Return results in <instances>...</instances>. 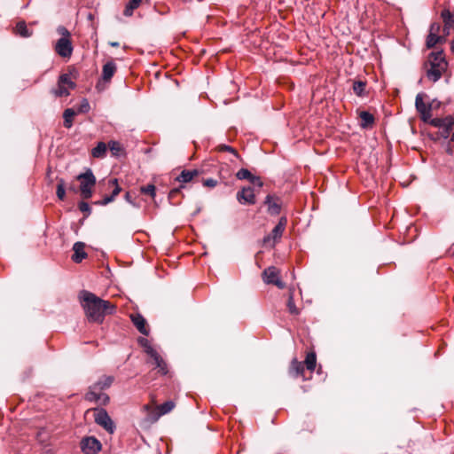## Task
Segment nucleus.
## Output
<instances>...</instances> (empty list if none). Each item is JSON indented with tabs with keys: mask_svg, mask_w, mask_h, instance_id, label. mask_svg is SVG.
<instances>
[{
	"mask_svg": "<svg viewBox=\"0 0 454 454\" xmlns=\"http://www.w3.org/2000/svg\"><path fill=\"white\" fill-rule=\"evenodd\" d=\"M451 28H446L445 25H443V27H442V36H444V43L446 42V37L450 35V31Z\"/></svg>",
	"mask_w": 454,
	"mask_h": 454,
	"instance_id": "37998d69",
	"label": "nucleus"
},
{
	"mask_svg": "<svg viewBox=\"0 0 454 454\" xmlns=\"http://www.w3.org/2000/svg\"><path fill=\"white\" fill-rule=\"evenodd\" d=\"M441 28H442V26L440 23H437V22H434L433 23L431 26H430V28H429V33L431 34H434V35H439L440 31H441Z\"/></svg>",
	"mask_w": 454,
	"mask_h": 454,
	"instance_id": "58836bf2",
	"label": "nucleus"
},
{
	"mask_svg": "<svg viewBox=\"0 0 454 454\" xmlns=\"http://www.w3.org/2000/svg\"><path fill=\"white\" fill-rule=\"evenodd\" d=\"M236 176L239 180L247 179L253 184H257L258 186H262V182L261 181L260 177L254 176L251 174V172L247 168H241L239 169Z\"/></svg>",
	"mask_w": 454,
	"mask_h": 454,
	"instance_id": "6ab92c4d",
	"label": "nucleus"
},
{
	"mask_svg": "<svg viewBox=\"0 0 454 454\" xmlns=\"http://www.w3.org/2000/svg\"><path fill=\"white\" fill-rule=\"evenodd\" d=\"M176 406L173 401H167L162 404L153 407L151 404H145L143 406V410L146 412L147 419L154 423L161 416L170 412Z\"/></svg>",
	"mask_w": 454,
	"mask_h": 454,
	"instance_id": "0eeeda50",
	"label": "nucleus"
},
{
	"mask_svg": "<svg viewBox=\"0 0 454 454\" xmlns=\"http://www.w3.org/2000/svg\"><path fill=\"white\" fill-rule=\"evenodd\" d=\"M447 67L448 63L442 51L431 52L425 63L427 77L434 82L442 77Z\"/></svg>",
	"mask_w": 454,
	"mask_h": 454,
	"instance_id": "f03ea898",
	"label": "nucleus"
},
{
	"mask_svg": "<svg viewBox=\"0 0 454 454\" xmlns=\"http://www.w3.org/2000/svg\"><path fill=\"white\" fill-rule=\"evenodd\" d=\"M216 150L219 152H229V153H232L234 156H236L237 158H239V153H238L237 150L230 145H223V144L219 145H217Z\"/></svg>",
	"mask_w": 454,
	"mask_h": 454,
	"instance_id": "4c0bfd02",
	"label": "nucleus"
},
{
	"mask_svg": "<svg viewBox=\"0 0 454 454\" xmlns=\"http://www.w3.org/2000/svg\"><path fill=\"white\" fill-rule=\"evenodd\" d=\"M286 307L288 309V312L291 315L298 316L300 314V309L296 307L294 301V294L291 292L288 296V300L286 302Z\"/></svg>",
	"mask_w": 454,
	"mask_h": 454,
	"instance_id": "2f4dec72",
	"label": "nucleus"
},
{
	"mask_svg": "<svg viewBox=\"0 0 454 454\" xmlns=\"http://www.w3.org/2000/svg\"><path fill=\"white\" fill-rule=\"evenodd\" d=\"M199 176V171L197 169H184L183 170L179 176L176 177V181L186 184L191 182L194 177Z\"/></svg>",
	"mask_w": 454,
	"mask_h": 454,
	"instance_id": "4be33fe9",
	"label": "nucleus"
},
{
	"mask_svg": "<svg viewBox=\"0 0 454 454\" xmlns=\"http://www.w3.org/2000/svg\"><path fill=\"white\" fill-rule=\"evenodd\" d=\"M90 106L89 101L86 98H83L81 104L78 106L76 112L77 114H86L90 111Z\"/></svg>",
	"mask_w": 454,
	"mask_h": 454,
	"instance_id": "e433bc0d",
	"label": "nucleus"
},
{
	"mask_svg": "<svg viewBox=\"0 0 454 454\" xmlns=\"http://www.w3.org/2000/svg\"><path fill=\"white\" fill-rule=\"evenodd\" d=\"M125 200H126L129 203H130V204H132V205H135V204H134V202H133V200H132V198H131V194H130V192H126V194H125Z\"/></svg>",
	"mask_w": 454,
	"mask_h": 454,
	"instance_id": "a18cd8bd",
	"label": "nucleus"
},
{
	"mask_svg": "<svg viewBox=\"0 0 454 454\" xmlns=\"http://www.w3.org/2000/svg\"><path fill=\"white\" fill-rule=\"evenodd\" d=\"M304 364V367L312 373L317 366V356L316 353L311 351L309 352L306 356L305 361L302 362Z\"/></svg>",
	"mask_w": 454,
	"mask_h": 454,
	"instance_id": "b1692460",
	"label": "nucleus"
},
{
	"mask_svg": "<svg viewBox=\"0 0 454 454\" xmlns=\"http://www.w3.org/2000/svg\"><path fill=\"white\" fill-rule=\"evenodd\" d=\"M361 119V126L362 128H368L372 127L374 123V117L373 115L367 112V111H362L359 114Z\"/></svg>",
	"mask_w": 454,
	"mask_h": 454,
	"instance_id": "cd10ccee",
	"label": "nucleus"
},
{
	"mask_svg": "<svg viewBox=\"0 0 454 454\" xmlns=\"http://www.w3.org/2000/svg\"><path fill=\"white\" fill-rule=\"evenodd\" d=\"M114 196H105L102 200L96 202V204L100 206H106L109 204L110 202L114 201Z\"/></svg>",
	"mask_w": 454,
	"mask_h": 454,
	"instance_id": "ea45409f",
	"label": "nucleus"
},
{
	"mask_svg": "<svg viewBox=\"0 0 454 454\" xmlns=\"http://www.w3.org/2000/svg\"><path fill=\"white\" fill-rule=\"evenodd\" d=\"M79 209L82 212H87V213L90 212V205L87 202H84V201L79 203Z\"/></svg>",
	"mask_w": 454,
	"mask_h": 454,
	"instance_id": "79ce46f5",
	"label": "nucleus"
},
{
	"mask_svg": "<svg viewBox=\"0 0 454 454\" xmlns=\"http://www.w3.org/2000/svg\"><path fill=\"white\" fill-rule=\"evenodd\" d=\"M81 448L84 454H97L101 450V443L95 437H86L81 442Z\"/></svg>",
	"mask_w": 454,
	"mask_h": 454,
	"instance_id": "4468645a",
	"label": "nucleus"
},
{
	"mask_svg": "<svg viewBox=\"0 0 454 454\" xmlns=\"http://www.w3.org/2000/svg\"><path fill=\"white\" fill-rule=\"evenodd\" d=\"M181 1H182V2H184V3H189V2H191L192 0H181Z\"/></svg>",
	"mask_w": 454,
	"mask_h": 454,
	"instance_id": "09e8293b",
	"label": "nucleus"
},
{
	"mask_svg": "<svg viewBox=\"0 0 454 454\" xmlns=\"http://www.w3.org/2000/svg\"><path fill=\"white\" fill-rule=\"evenodd\" d=\"M130 319L140 333L146 336L149 334L146 320L141 314H131Z\"/></svg>",
	"mask_w": 454,
	"mask_h": 454,
	"instance_id": "a211bd4d",
	"label": "nucleus"
},
{
	"mask_svg": "<svg viewBox=\"0 0 454 454\" xmlns=\"http://www.w3.org/2000/svg\"><path fill=\"white\" fill-rule=\"evenodd\" d=\"M84 244L82 242H76L73 247L74 254L72 255V260L74 262H81L84 258L87 257V254L84 250Z\"/></svg>",
	"mask_w": 454,
	"mask_h": 454,
	"instance_id": "aec40b11",
	"label": "nucleus"
},
{
	"mask_svg": "<svg viewBox=\"0 0 454 454\" xmlns=\"http://www.w3.org/2000/svg\"><path fill=\"white\" fill-rule=\"evenodd\" d=\"M143 341L145 342V351L151 357V363L154 365V368L158 370V373L167 375L168 373V366L164 358L156 349L148 344L146 340H143Z\"/></svg>",
	"mask_w": 454,
	"mask_h": 454,
	"instance_id": "6e6552de",
	"label": "nucleus"
},
{
	"mask_svg": "<svg viewBox=\"0 0 454 454\" xmlns=\"http://www.w3.org/2000/svg\"><path fill=\"white\" fill-rule=\"evenodd\" d=\"M288 373L294 379L299 377H301L303 380L310 379V376L307 377L305 375L304 364L302 362L298 361L296 358H294L291 361V364L288 368Z\"/></svg>",
	"mask_w": 454,
	"mask_h": 454,
	"instance_id": "dca6fc26",
	"label": "nucleus"
},
{
	"mask_svg": "<svg viewBox=\"0 0 454 454\" xmlns=\"http://www.w3.org/2000/svg\"><path fill=\"white\" fill-rule=\"evenodd\" d=\"M237 200L240 204L254 205L255 203L254 190L251 186H245L237 192Z\"/></svg>",
	"mask_w": 454,
	"mask_h": 454,
	"instance_id": "2eb2a0df",
	"label": "nucleus"
},
{
	"mask_svg": "<svg viewBox=\"0 0 454 454\" xmlns=\"http://www.w3.org/2000/svg\"><path fill=\"white\" fill-rule=\"evenodd\" d=\"M80 298L85 314L91 322L101 324L106 315H112L116 310L114 304L98 297L89 291H82Z\"/></svg>",
	"mask_w": 454,
	"mask_h": 454,
	"instance_id": "f257e3e1",
	"label": "nucleus"
},
{
	"mask_svg": "<svg viewBox=\"0 0 454 454\" xmlns=\"http://www.w3.org/2000/svg\"><path fill=\"white\" fill-rule=\"evenodd\" d=\"M280 271L274 266L266 268L262 272V279L266 284H272L280 289L285 288V283L281 281Z\"/></svg>",
	"mask_w": 454,
	"mask_h": 454,
	"instance_id": "ddd939ff",
	"label": "nucleus"
},
{
	"mask_svg": "<svg viewBox=\"0 0 454 454\" xmlns=\"http://www.w3.org/2000/svg\"><path fill=\"white\" fill-rule=\"evenodd\" d=\"M114 380L113 376H102L98 381L90 387L85 395V400L100 405H106L110 398L106 393H103V390L110 387Z\"/></svg>",
	"mask_w": 454,
	"mask_h": 454,
	"instance_id": "7ed1b4c3",
	"label": "nucleus"
},
{
	"mask_svg": "<svg viewBox=\"0 0 454 454\" xmlns=\"http://www.w3.org/2000/svg\"><path fill=\"white\" fill-rule=\"evenodd\" d=\"M75 79L76 74L73 72L62 74L59 77L57 88L52 90V93L59 98L69 96L70 90L76 87Z\"/></svg>",
	"mask_w": 454,
	"mask_h": 454,
	"instance_id": "39448f33",
	"label": "nucleus"
},
{
	"mask_svg": "<svg viewBox=\"0 0 454 454\" xmlns=\"http://www.w3.org/2000/svg\"><path fill=\"white\" fill-rule=\"evenodd\" d=\"M57 32L60 35V38L56 42L54 50L59 56L69 59L74 51L71 33L64 26H59Z\"/></svg>",
	"mask_w": 454,
	"mask_h": 454,
	"instance_id": "20e7f679",
	"label": "nucleus"
},
{
	"mask_svg": "<svg viewBox=\"0 0 454 454\" xmlns=\"http://www.w3.org/2000/svg\"><path fill=\"white\" fill-rule=\"evenodd\" d=\"M140 192L141 193L149 195L151 198L154 199L156 195V187L154 184H149L145 186H142L140 188Z\"/></svg>",
	"mask_w": 454,
	"mask_h": 454,
	"instance_id": "473e14b6",
	"label": "nucleus"
},
{
	"mask_svg": "<svg viewBox=\"0 0 454 454\" xmlns=\"http://www.w3.org/2000/svg\"><path fill=\"white\" fill-rule=\"evenodd\" d=\"M76 115L75 110L73 108H67L63 113L64 127L70 129L73 126L74 117Z\"/></svg>",
	"mask_w": 454,
	"mask_h": 454,
	"instance_id": "bb28decb",
	"label": "nucleus"
},
{
	"mask_svg": "<svg viewBox=\"0 0 454 454\" xmlns=\"http://www.w3.org/2000/svg\"><path fill=\"white\" fill-rule=\"evenodd\" d=\"M142 3V0H129L125 6L123 11V15L126 17H130L133 15V12L136 9H137Z\"/></svg>",
	"mask_w": 454,
	"mask_h": 454,
	"instance_id": "c85d7f7f",
	"label": "nucleus"
},
{
	"mask_svg": "<svg viewBox=\"0 0 454 454\" xmlns=\"http://www.w3.org/2000/svg\"><path fill=\"white\" fill-rule=\"evenodd\" d=\"M450 51L454 53V40L450 42Z\"/></svg>",
	"mask_w": 454,
	"mask_h": 454,
	"instance_id": "de8ad7c7",
	"label": "nucleus"
},
{
	"mask_svg": "<svg viewBox=\"0 0 454 454\" xmlns=\"http://www.w3.org/2000/svg\"><path fill=\"white\" fill-rule=\"evenodd\" d=\"M116 72V65L113 61H108L103 66L102 69V80L106 82H109Z\"/></svg>",
	"mask_w": 454,
	"mask_h": 454,
	"instance_id": "412c9836",
	"label": "nucleus"
},
{
	"mask_svg": "<svg viewBox=\"0 0 454 454\" xmlns=\"http://www.w3.org/2000/svg\"><path fill=\"white\" fill-rule=\"evenodd\" d=\"M286 218L281 217L278 224L273 228L271 233L263 238V244L266 246L270 245L273 247L276 242L281 239L286 226Z\"/></svg>",
	"mask_w": 454,
	"mask_h": 454,
	"instance_id": "9d476101",
	"label": "nucleus"
},
{
	"mask_svg": "<svg viewBox=\"0 0 454 454\" xmlns=\"http://www.w3.org/2000/svg\"><path fill=\"white\" fill-rule=\"evenodd\" d=\"M70 190H72L73 192H76V190L73 187H70Z\"/></svg>",
	"mask_w": 454,
	"mask_h": 454,
	"instance_id": "3c124183",
	"label": "nucleus"
},
{
	"mask_svg": "<svg viewBox=\"0 0 454 454\" xmlns=\"http://www.w3.org/2000/svg\"><path fill=\"white\" fill-rule=\"evenodd\" d=\"M57 197L60 200H64L66 198V190H65V182L63 179H59V184L57 185L56 191Z\"/></svg>",
	"mask_w": 454,
	"mask_h": 454,
	"instance_id": "f704fd0d",
	"label": "nucleus"
},
{
	"mask_svg": "<svg viewBox=\"0 0 454 454\" xmlns=\"http://www.w3.org/2000/svg\"><path fill=\"white\" fill-rule=\"evenodd\" d=\"M441 18L442 19L443 25L446 28H454V13H452L448 8H444L441 12Z\"/></svg>",
	"mask_w": 454,
	"mask_h": 454,
	"instance_id": "5701e85b",
	"label": "nucleus"
},
{
	"mask_svg": "<svg viewBox=\"0 0 454 454\" xmlns=\"http://www.w3.org/2000/svg\"><path fill=\"white\" fill-rule=\"evenodd\" d=\"M264 203L267 205V211L271 215H277L281 210V201L279 198L268 195L265 199Z\"/></svg>",
	"mask_w": 454,
	"mask_h": 454,
	"instance_id": "f3484780",
	"label": "nucleus"
},
{
	"mask_svg": "<svg viewBox=\"0 0 454 454\" xmlns=\"http://www.w3.org/2000/svg\"><path fill=\"white\" fill-rule=\"evenodd\" d=\"M108 147L114 156H118L120 153L122 151L121 144L117 141H110L108 143Z\"/></svg>",
	"mask_w": 454,
	"mask_h": 454,
	"instance_id": "72a5a7b5",
	"label": "nucleus"
},
{
	"mask_svg": "<svg viewBox=\"0 0 454 454\" xmlns=\"http://www.w3.org/2000/svg\"><path fill=\"white\" fill-rule=\"evenodd\" d=\"M432 102H434V109L438 108L440 106V102L435 100H433Z\"/></svg>",
	"mask_w": 454,
	"mask_h": 454,
	"instance_id": "49530a36",
	"label": "nucleus"
},
{
	"mask_svg": "<svg viewBox=\"0 0 454 454\" xmlns=\"http://www.w3.org/2000/svg\"><path fill=\"white\" fill-rule=\"evenodd\" d=\"M426 95L423 93H419L416 96L415 99V106L417 112L419 114L420 119L430 124L431 121L434 120L432 118V110L434 109V102L425 103L423 98Z\"/></svg>",
	"mask_w": 454,
	"mask_h": 454,
	"instance_id": "1a4fd4ad",
	"label": "nucleus"
},
{
	"mask_svg": "<svg viewBox=\"0 0 454 454\" xmlns=\"http://www.w3.org/2000/svg\"><path fill=\"white\" fill-rule=\"evenodd\" d=\"M76 179L80 182L79 191L81 196L85 200L90 199L96 184V177L92 170L88 168L84 173L78 175Z\"/></svg>",
	"mask_w": 454,
	"mask_h": 454,
	"instance_id": "423d86ee",
	"label": "nucleus"
},
{
	"mask_svg": "<svg viewBox=\"0 0 454 454\" xmlns=\"http://www.w3.org/2000/svg\"><path fill=\"white\" fill-rule=\"evenodd\" d=\"M112 46H118V43H113Z\"/></svg>",
	"mask_w": 454,
	"mask_h": 454,
	"instance_id": "8fccbe9b",
	"label": "nucleus"
},
{
	"mask_svg": "<svg viewBox=\"0 0 454 454\" xmlns=\"http://www.w3.org/2000/svg\"><path fill=\"white\" fill-rule=\"evenodd\" d=\"M108 184L114 187L111 196H114V200H115L121 191V188L118 184V180L116 178L111 179L109 180Z\"/></svg>",
	"mask_w": 454,
	"mask_h": 454,
	"instance_id": "c9c22d12",
	"label": "nucleus"
},
{
	"mask_svg": "<svg viewBox=\"0 0 454 454\" xmlns=\"http://www.w3.org/2000/svg\"><path fill=\"white\" fill-rule=\"evenodd\" d=\"M444 43V36L428 33V35H427V41H426V45L428 49L434 48L437 43Z\"/></svg>",
	"mask_w": 454,
	"mask_h": 454,
	"instance_id": "a878e982",
	"label": "nucleus"
},
{
	"mask_svg": "<svg viewBox=\"0 0 454 454\" xmlns=\"http://www.w3.org/2000/svg\"><path fill=\"white\" fill-rule=\"evenodd\" d=\"M204 186L213 188L217 184V181L213 178H208L203 181Z\"/></svg>",
	"mask_w": 454,
	"mask_h": 454,
	"instance_id": "a19ab883",
	"label": "nucleus"
},
{
	"mask_svg": "<svg viewBox=\"0 0 454 454\" xmlns=\"http://www.w3.org/2000/svg\"><path fill=\"white\" fill-rule=\"evenodd\" d=\"M430 125L441 129V136L443 138H447L454 126V117L448 115L444 118H434Z\"/></svg>",
	"mask_w": 454,
	"mask_h": 454,
	"instance_id": "f8f14e48",
	"label": "nucleus"
},
{
	"mask_svg": "<svg viewBox=\"0 0 454 454\" xmlns=\"http://www.w3.org/2000/svg\"><path fill=\"white\" fill-rule=\"evenodd\" d=\"M15 33L17 35H20L21 37H25V38L32 35V31H30L27 28L25 21H20L17 23V25L15 27Z\"/></svg>",
	"mask_w": 454,
	"mask_h": 454,
	"instance_id": "c756f323",
	"label": "nucleus"
},
{
	"mask_svg": "<svg viewBox=\"0 0 454 454\" xmlns=\"http://www.w3.org/2000/svg\"><path fill=\"white\" fill-rule=\"evenodd\" d=\"M107 145L104 142H98V145L92 149L91 155L94 158L101 159L106 154Z\"/></svg>",
	"mask_w": 454,
	"mask_h": 454,
	"instance_id": "393cba45",
	"label": "nucleus"
},
{
	"mask_svg": "<svg viewBox=\"0 0 454 454\" xmlns=\"http://www.w3.org/2000/svg\"><path fill=\"white\" fill-rule=\"evenodd\" d=\"M366 82L363 81H355L353 82V91L358 97L365 95Z\"/></svg>",
	"mask_w": 454,
	"mask_h": 454,
	"instance_id": "7c9ffc66",
	"label": "nucleus"
},
{
	"mask_svg": "<svg viewBox=\"0 0 454 454\" xmlns=\"http://www.w3.org/2000/svg\"><path fill=\"white\" fill-rule=\"evenodd\" d=\"M94 419L98 425L106 429L109 434L114 432V423L105 409H94Z\"/></svg>",
	"mask_w": 454,
	"mask_h": 454,
	"instance_id": "9b49d317",
	"label": "nucleus"
},
{
	"mask_svg": "<svg viewBox=\"0 0 454 454\" xmlns=\"http://www.w3.org/2000/svg\"><path fill=\"white\" fill-rule=\"evenodd\" d=\"M178 192H179V189L178 188L172 189L169 192V199L172 200Z\"/></svg>",
	"mask_w": 454,
	"mask_h": 454,
	"instance_id": "c03bdc74",
	"label": "nucleus"
}]
</instances>
